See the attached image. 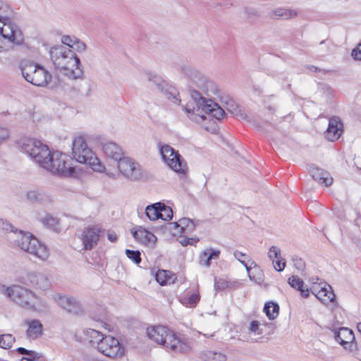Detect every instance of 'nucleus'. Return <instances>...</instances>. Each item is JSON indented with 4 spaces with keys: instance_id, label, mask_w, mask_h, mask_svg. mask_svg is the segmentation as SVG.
Listing matches in <instances>:
<instances>
[{
    "instance_id": "obj_50",
    "label": "nucleus",
    "mask_w": 361,
    "mask_h": 361,
    "mask_svg": "<svg viewBox=\"0 0 361 361\" xmlns=\"http://www.w3.org/2000/svg\"><path fill=\"white\" fill-rule=\"evenodd\" d=\"M357 331L361 334V322H359L357 325Z\"/></svg>"
},
{
    "instance_id": "obj_42",
    "label": "nucleus",
    "mask_w": 361,
    "mask_h": 361,
    "mask_svg": "<svg viewBox=\"0 0 361 361\" xmlns=\"http://www.w3.org/2000/svg\"><path fill=\"white\" fill-rule=\"evenodd\" d=\"M74 47H73L71 50H75L78 52L85 51L86 49V45L83 42L79 41L78 39H74Z\"/></svg>"
},
{
    "instance_id": "obj_3",
    "label": "nucleus",
    "mask_w": 361,
    "mask_h": 361,
    "mask_svg": "<svg viewBox=\"0 0 361 361\" xmlns=\"http://www.w3.org/2000/svg\"><path fill=\"white\" fill-rule=\"evenodd\" d=\"M72 154L76 161L88 164L95 171L102 172L104 169L99 159L88 147L87 139L84 135H80L73 138Z\"/></svg>"
},
{
    "instance_id": "obj_32",
    "label": "nucleus",
    "mask_w": 361,
    "mask_h": 361,
    "mask_svg": "<svg viewBox=\"0 0 361 361\" xmlns=\"http://www.w3.org/2000/svg\"><path fill=\"white\" fill-rule=\"evenodd\" d=\"M15 342V337L10 334H3L0 336V347L9 349Z\"/></svg>"
},
{
    "instance_id": "obj_1",
    "label": "nucleus",
    "mask_w": 361,
    "mask_h": 361,
    "mask_svg": "<svg viewBox=\"0 0 361 361\" xmlns=\"http://www.w3.org/2000/svg\"><path fill=\"white\" fill-rule=\"evenodd\" d=\"M146 331L147 337L152 341L163 346L169 352L180 353L190 350L189 343L166 326H150L147 328Z\"/></svg>"
},
{
    "instance_id": "obj_24",
    "label": "nucleus",
    "mask_w": 361,
    "mask_h": 361,
    "mask_svg": "<svg viewBox=\"0 0 361 361\" xmlns=\"http://www.w3.org/2000/svg\"><path fill=\"white\" fill-rule=\"evenodd\" d=\"M288 283L292 288L299 290L302 297L307 298L309 296V289L307 288H304L303 281L298 276H290L288 279Z\"/></svg>"
},
{
    "instance_id": "obj_47",
    "label": "nucleus",
    "mask_w": 361,
    "mask_h": 361,
    "mask_svg": "<svg viewBox=\"0 0 361 361\" xmlns=\"http://www.w3.org/2000/svg\"><path fill=\"white\" fill-rule=\"evenodd\" d=\"M16 351L19 353L20 354H25V355H34L35 353L31 350H28L24 348L19 347L16 348Z\"/></svg>"
},
{
    "instance_id": "obj_16",
    "label": "nucleus",
    "mask_w": 361,
    "mask_h": 361,
    "mask_svg": "<svg viewBox=\"0 0 361 361\" xmlns=\"http://www.w3.org/2000/svg\"><path fill=\"white\" fill-rule=\"evenodd\" d=\"M202 111L217 120L223 118L225 115L224 109L211 99L202 104Z\"/></svg>"
},
{
    "instance_id": "obj_26",
    "label": "nucleus",
    "mask_w": 361,
    "mask_h": 361,
    "mask_svg": "<svg viewBox=\"0 0 361 361\" xmlns=\"http://www.w3.org/2000/svg\"><path fill=\"white\" fill-rule=\"evenodd\" d=\"M176 228H179V233L181 234L192 232L195 227L194 222L188 218H181L174 223Z\"/></svg>"
},
{
    "instance_id": "obj_11",
    "label": "nucleus",
    "mask_w": 361,
    "mask_h": 361,
    "mask_svg": "<svg viewBox=\"0 0 361 361\" xmlns=\"http://www.w3.org/2000/svg\"><path fill=\"white\" fill-rule=\"evenodd\" d=\"M103 234V229L99 225H90L85 227L80 233V239L84 250H91L95 247Z\"/></svg>"
},
{
    "instance_id": "obj_5",
    "label": "nucleus",
    "mask_w": 361,
    "mask_h": 361,
    "mask_svg": "<svg viewBox=\"0 0 361 361\" xmlns=\"http://www.w3.org/2000/svg\"><path fill=\"white\" fill-rule=\"evenodd\" d=\"M16 242L22 250L40 260L45 261L49 258L48 248L30 233H21Z\"/></svg>"
},
{
    "instance_id": "obj_23",
    "label": "nucleus",
    "mask_w": 361,
    "mask_h": 361,
    "mask_svg": "<svg viewBox=\"0 0 361 361\" xmlns=\"http://www.w3.org/2000/svg\"><path fill=\"white\" fill-rule=\"evenodd\" d=\"M336 341L342 345L351 343L355 339L352 330L348 328H341L336 336Z\"/></svg>"
},
{
    "instance_id": "obj_4",
    "label": "nucleus",
    "mask_w": 361,
    "mask_h": 361,
    "mask_svg": "<svg viewBox=\"0 0 361 361\" xmlns=\"http://www.w3.org/2000/svg\"><path fill=\"white\" fill-rule=\"evenodd\" d=\"M42 168L50 173L61 177H71L75 173L72 158L59 151L50 152Z\"/></svg>"
},
{
    "instance_id": "obj_37",
    "label": "nucleus",
    "mask_w": 361,
    "mask_h": 361,
    "mask_svg": "<svg viewBox=\"0 0 361 361\" xmlns=\"http://www.w3.org/2000/svg\"><path fill=\"white\" fill-rule=\"evenodd\" d=\"M261 324L257 320H252L249 325L248 330L255 335H261L263 331L261 329Z\"/></svg>"
},
{
    "instance_id": "obj_28",
    "label": "nucleus",
    "mask_w": 361,
    "mask_h": 361,
    "mask_svg": "<svg viewBox=\"0 0 361 361\" xmlns=\"http://www.w3.org/2000/svg\"><path fill=\"white\" fill-rule=\"evenodd\" d=\"M234 256L241 264L245 266L248 271L252 266H255V262L246 253L236 250L234 252Z\"/></svg>"
},
{
    "instance_id": "obj_40",
    "label": "nucleus",
    "mask_w": 361,
    "mask_h": 361,
    "mask_svg": "<svg viewBox=\"0 0 361 361\" xmlns=\"http://www.w3.org/2000/svg\"><path fill=\"white\" fill-rule=\"evenodd\" d=\"M74 39H76L74 37L73 38L68 35H64L61 38V42L63 44L67 45L68 47V49H72L73 47H74Z\"/></svg>"
},
{
    "instance_id": "obj_21",
    "label": "nucleus",
    "mask_w": 361,
    "mask_h": 361,
    "mask_svg": "<svg viewBox=\"0 0 361 361\" xmlns=\"http://www.w3.org/2000/svg\"><path fill=\"white\" fill-rule=\"evenodd\" d=\"M118 161V168L121 173L125 176H130L133 174L135 169V164L128 157H123V156L116 159Z\"/></svg>"
},
{
    "instance_id": "obj_51",
    "label": "nucleus",
    "mask_w": 361,
    "mask_h": 361,
    "mask_svg": "<svg viewBox=\"0 0 361 361\" xmlns=\"http://www.w3.org/2000/svg\"><path fill=\"white\" fill-rule=\"evenodd\" d=\"M190 240H191V243H190V244H193V243H196L199 240L198 239H192V238H191Z\"/></svg>"
},
{
    "instance_id": "obj_22",
    "label": "nucleus",
    "mask_w": 361,
    "mask_h": 361,
    "mask_svg": "<svg viewBox=\"0 0 361 361\" xmlns=\"http://www.w3.org/2000/svg\"><path fill=\"white\" fill-rule=\"evenodd\" d=\"M102 149L104 154L111 159L116 160L123 156V152L121 147L114 142H106L102 145Z\"/></svg>"
},
{
    "instance_id": "obj_31",
    "label": "nucleus",
    "mask_w": 361,
    "mask_h": 361,
    "mask_svg": "<svg viewBox=\"0 0 361 361\" xmlns=\"http://www.w3.org/2000/svg\"><path fill=\"white\" fill-rule=\"evenodd\" d=\"M85 336L88 338L90 343L91 344H97L98 345L99 341L102 337L105 334H102L100 331L93 329H87L84 332Z\"/></svg>"
},
{
    "instance_id": "obj_17",
    "label": "nucleus",
    "mask_w": 361,
    "mask_h": 361,
    "mask_svg": "<svg viewBox=\"0 0 361 361\" xmlns=\"http://www.w3.org/2000/svg\"><path fill=\"white\" fill-rule=\"evenodd\" d=\"M156 281L161 286L173 284L177 281V276L170 270L159 269L154 275Z\"/></svg>"
},
{
    "instance_id": "obj_10",
    "label": "nucleus",
    "mask_w": 361,
    "mask_h": 361,
    "mask_svg": "<svg viewBox=\"0 0 361 361\" xmlns=\"http://www.w3.org/2000/svg\"><path fill=\"white\" fill-rule=\"evenodd\" d=\"M21 148L24 152L32 157L42 167L45 160L49 158L51 152L46 145L32 138L25 139L22 142Z\"/></svg>"
},
{
    "instance_id": "obj_14",
    "label": "nucleus",
    "mask_w": 361,
    "mask_h": 361,
    "mask_svg": "<svg viewBox=\"0 0 361 361\" xmlns=\"http://www.w3.org/2000/svg\"><path fill=\"white\" fill-rule=\"evenodd\" d=\"M343 132V124L339 117L329 118V126L324 133L325 137L331 142L337 140Z\"/></svg>"
},
{
    "instance_id": "obj_49",
    "label": "nucleus",
    "mask_w": 361,
    "mask_h": 361,
    "mask_svg": "<svg viewBox=\"0 0 361 361\" xmlns=\"http://www.w3.org/2000/svg\"><path fill=\"white\" fill-rule=\"evenodd\" d=\"M102 326L108 331H113V327L110 324H108L106 323H104Z\"/></svg>"
},
{
    "instance_id": "obj_7",
    "label": "nucleus",
    "mask_w": 361,
    "mask_h": 361,
    "mask_svg": "<svg viewBox=\"0 0 361 361\" xmlns=\"http://www.w3.org/2000/svg\"><path fill=\"white\" fill-rule=\"evenodd\" d=\"M2 293L20 306L35 308L37 295L32 291L20 286L13 285L2 288Z\"/></svg>"
},
{
    "instance_id": "obj_30",
    "label": "nucleus",
    "mask_w": 361,
    "mask_h": 361,
    "mask_svg": "<svg viewBox=\"0 0 361 361\" xmlns=\"http://www.w3.org/2000/svg\"><path fill=\"white\" fill-rule=\"evenodd\" d=\"M161 202H157L152 205H149L145 209V214L148 219L151 221H156L159 219L160 216L159 209H160Z\"/></svg>"
},
{
    "instance_id": "obj_20",
    "label": "nucleus",
    "mask_w": 361,
    "mask_h": 361,
    "mask_svg": "<svg viewBox=\"0 0 361 361\" xmlns=\"http://www.w3.org/2000/svg\"><path fill=\"white\" fill-rule=\"evenodd\" d=\"M220 250L207 248L202 251L199 256V262L201 265L209 267L212 259H219Z\"/></svg>"
},
{
    "instance_id": "obj_19",
    "label": "nucleus",
    "mask_w": 361,
    "mask_h": 361,
    "mask_svg": "<svg viewBox=\"0 0 361 361\" xmlns=\"http://www.w3.org/2000/svg\"><path fill=\"white\" fill-rule=\"evenodd\" d=\"M312 177L321 184L325 186L331 185L333 183V178L330 176L329 173L321 169L313 167L310 169Z\"/></svg>"
},
{
    "instance_id": "obj_48",
    "label": "nucleus",
    "mask_w": 361,
    "mask_h": 361,
    "mask_svg": "<svg viewBox=\"0 0 361 361\" xmlns=\"http://www.w3.org/2000/svg\"><path fill=\"white\" fill-rule=\"evenodd\" d=\"M31 356L32 357V358L23 357L21 359V361H35V359L39 357L37 353H35L34 355Z\"/></svg>"
},
{
    "instance_id": "obj_12",
    "label": "nucleus",
    "mask_w": 361,
    "mask_h": 361,
    "mask_svg": "<svg viewBox=\"0 0 361 361\" xmlns=\"http://www.w3.org/2000/svg\"><path fill=\"white\" fill-rule=\"evenodd\" d=\"M310 290L322 303L328 305L335 300V294L330 285L326 283H315Z\"/></svg>"
},
{
    "instance_id": "obj_13",
    "label": "nucleus",
    "mask_w": 361,
    "mask_h": 361,
    "mask_svg": "<svg viewBox=\"0 0 361 361\" xmlns=\"http://www.w3.org/2000/svg\"><path fill=\"white\" fill-rule=\"evenodd\" d=\"M133 237L142 245L154 248L156 245L157 238L156 235L146 228L138 226L131 231Z\"/></svg>"
},
{
    "instance_id": "obj_33",
    "label": "nucleus",
    "mask_w": 361,
    "mask_h": 361,
    "mask_svg": "<svg viewBox=\"0 0 361 361\" xmlns=\"http://www.w3.org/2000/svg\"><path fill=\"white\" fill-rule=\"evenodd\" d=\"M183 303L189 307H195L200 300V295L198 290L192 293L188 297L184 298Z\"/></svg>"
},
{
    "instance_id": "obj_18",
    "label": "nucleus",
    "mask_w": 361,
    "mask_h": 361,
    "mask_svg": "<svg viewBox=\"0 0 361 361\" xmlns=\"http://www.w3.org/2000/svg\"><path fill=\"white\" fill-rule=\"evenodd\" d=\"M26 325V336L29 339H36L42 335L43 326L39 320H28Z\"/></svg>"
},
{
    "instance_id": "obj_34",
    "label": "nucleus",
    "mask_w": 361,
    "mask_h": 361,
    "mask_svg": "<svg viewBox=\"0 0 361 361\" xmlns=\"http://www.w3.org/2000/svg\"><path fill=\"white\" fill-rule=\"evenodd\" d=\"M159 215L160 216V219L169 221L173 217V211L171 207L166 206L164 203L161 202Z\"/></svg>"
},
{
    "instance_id": "obj_2",
    "label": "nucleus",
    "mask_w": 361,
    "mask_h": 361,
    "mask_svg": "<svg viewBox=\"0 0 361 361\" xmlns=\"http://www.w3.org/2000/svg\"><path fill=\"white\" fill-rule=\"evenodd\" d=\"M50 54L55 67L70 79H77L82 74L80 59L73 50L61 45L51 47Z\"/></svg>"
},
{
    "instance_id": "obj_38",
    "label": "nucleus",
    "mask_w": 361,
    "mask_h": 361,
    "mask_svg": "<svg viewBox=\"0 0 361 361\" xmlns=\"http://www.w3.org/2000/svg\"><path fill=\"white\" fill-rule=\"evenodd\" d=\"M10 11L8 5L0 0V21L8 20L7 15Z\"/></svg>"
},
{
    "instance_id": "obj_46",
    "label": "nucleus",
    "mask_w": 361,
    "mask_h": 361,
    "mask_svg": "<svg viewBox=\"0 0 361 361\" xmlns=\"http://www.w3.org/2000/svg\"><path fill=\"white\" fill-rule=\"evenodd\" d=\"M39 194L37 192L32 190L30 191L27 194V197L30 200H37L38 199Z\"/></svg>"
},
{
    "instance_id": "obj_15",
    "label": "nucleus",
    "mask_w": 361,
    "mask_h": 361,
    "mask_svg": "<svg viewBox=\"0 0 361 361\" xmlns=\"http://www.w3.org/2000/svg\"><path fill=\"white\" fill-rule=\"evenodd\" d=\"M56 300L63 309L70 313L78 315L83 312L81 305L73 298L59 295Z\"/></svg>"
},
{
    "instance_id": "obj_41",
    "label": "nucleus",
    "mask_w": 361,
    "mask_h": 361,
    "mask_svg": "<svg viewBox=\"0 0 361 361\" xmlns=\"http://www.w3.org/2000/svg\"><path fill=\"white\" fill-rule=\"evenodd\" d=\"M268 255L272 262H274L276 258L281 255V252L276 247L272 246L269 250Z\"/></svg>"
},
{
    "instance_id": "obj_6",
    "label": "nucleus",
    "mask_w": 361,
    "mask_h": 361,
    "mask_svg": "<svg viewBox=\"0 0 361 361\" xmlns=\"http://www.w3.org/2000/svg\"><path fill=\"white\" fill-rule=\"evenodd\" d=\"M21 72L27 82L36 86H46L51 79V75L45 68L32 62L23 63Z\"/></svg>"
},
{
    "instance_id": "obj_35",
    "label": "nucleus",
    "mask_w": 361,
    "mask_h": 361,
    "mask_svg": "<svg viewBox=\"0 0 361 361\" xmlns=\"http://www.w3.org/2000/svg\"><path fill=\"white\" fill-rule=\"evenodd\" d=\"M273 15L275 17H283L286 19L291 18L297 16V13L294 11L278 9L274 11Z\"/></svg>"
},
{
    "instance_id": "obj_29",
    "label": "nucleus",
    "mask_w": 361,
    "mask_h": 361,
    "mask_svg": "<svg viewBox=\"0 0 361 361\" xmlns=\"http://www.w3.org/2000/svg\"><path fill=\"white\" fill-rule=\"evenodd\" d=\"M204 361H226V357L224 354L212 350H207L202 355Z\"/></svg>"
},
{
    "instance_id": "obj_45",
    "label": "nucleus",
    "mask_w": 361,
    "mask_h": 361,
    "mask_svg": "<svg viewBox=\"0 0 361 361\" xmlns=\"http://www.w3.org/2000/svg\"><path fill=\"white\" fill-rule=\"evenodd\" d=\"M107 238L111 243H115L118 240V235L115 232L108 231L107 232Z\"/></svg>"
},
{
    "instance_id": "obj_27",
    "label": "nucleus",
    "mask_w": 361,
    "mask_h": 361,
    "mask_svg": "<svg viewBox=\"0 0 361 361\" xmlns=\"http://www.w3.org/2000/svg\"><path fill=\"white\" fill-rule=\"evenodd\" d=\"M185 111L188 114L191 113L192 114L197 115L200 116L202 118H204V116L201 115L200 113L202 111V106H201V102L199 103V102L190 99L185 106Z\"/></svg>"
},
{
    "instance_id": "obj_8",
    "label": "nucleus",
    "mask_w": 361,
    "mask_h": 361,
    "mask_svg": "<svg viewBox=\"0 0 361 361\" xmlns=\"http://www.w3.org/2000/svg\"><path fill=\"white\" fill-rule=\"evenodd\" d=\"M159 152L163 161L170 169L178 173H186L187 164L178 151L169 145H163L159 147Z\"/></svg>"
},
{
    "instance_id": "obj_39",
    "label": "nucleus",
    "mask_w": 361,
    "mask_h": 361,
    "mask_svg": "<svg viewBox=\"0 0 361 361\" xmlns=\"http://www.w3.org/2000/svg\"><path fill=\"white\" fill-rule=\"evenodd\" d=\"M273 264L274 269L278 271H283L286 267V262L281 258V255L276 258Z\"/></svg>"
},
{
    "instance_id": "obj_9",
    "label": "nucleus",
    "mask_w": 361,
    "mask_h": 361,
    "mask_svg": "<svg viewBox=\"0 0 361 361\" xmlns=\"http://www.w3.org/2000/svg\"><path fill=\"white\" fill-rule=\"evenodd\" d=\"M99 341L96 348L104 356L116 360L124 355L125 348L117 338L105 334Z\"/></svg>"
},
{
    "instance_id": "obj_25",
    "label": "nucleus",
    "mask_w": 361,
    "mask_h": 361,
    "mask_svg": "<svg viewBox=\"0 0 361 361\" xmlns=\"http://www.w3.org/2000/svg\"><path fill=\"white\" fill-rule=\"evenodd\" d=\"M279 305L278 303L269 301L265 302L263 308V312L269 320H274L279 314Z\"/></svg>"
},
{
    "instance_id": "obj_44",
    "label": "nucleus",
    "mask_w": 361,
    "mask_h": 361,
    "mask_svg": "<svg viewBox=\"0 0 361 361\" xmlns=\"http://www.w3.org/2000/svg\"><path fill=\"white\" fill-rule=\"evenodd\" d=\"M352 56L357 60H361V44L352 51Z\"/></svg>"
},
{
    "instance_id": "obj_43",
    "label": "nucleus",
    "mask_w": 361,
    "mask_h": 361,
    "mask_svg": "<svg viewBox=\"0 0 361 361\" xmlns=\"http://www.w3.org/2000/svg\"><path fill=\"white\" fill-rule=\"evenodd\" d=\"M193 99V100L197 101V102H199V103L201 102V106L202 105V104L204 102H207L208 101V99H204L197 91H192L191 92V99Z\"/></svg>"
},
{
    "instance_id": "obj_36",
    "label": "nucleus",
    "mask_w": 361,
    "mask_h": 361,
    "mask_svg": "<svg viewBox=\"0 0 361 361\" xmlns=\"http://www.w3.org/2000/svg\"><path fill=\"white\" fill-rule=\"evenodd\" d=\"M126 256L137 264H139L141 261L140 252L138 250H126Z\"/></svg>"
}]
</instances>
